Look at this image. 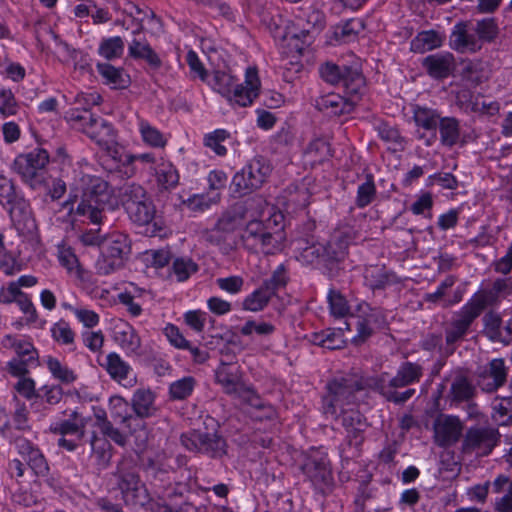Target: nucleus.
Instances as JSON below:
<instances>
[{
	"label": "nucleus",
	"mask_w": 512,
	"mask_h": 512,
	"mask_svg": "<svg viewBox=\"0 0 512 512\" xmlns=\"http://www.w3.org/2000/svg\"><path fill=\"white\" fill-rule=\"evenodd\" d=\"M206 84L224 97L233 108L251 106L259 96L261 89V81L256 67L246 69L245 79L241 83L230 72L215 70Z\"/></svg>",
	"instance_id": "1"
},
{
	"label": "nucleus",
	"mask_w": 512,
	"mask_h": 512,
	"mask_svg": "<svg viewBox=\"0 0 512 512\" xmlns=\"http://www.w3.org/2000/svg\"><path fill=\"white\" fill-rule=\"evenodd\" d=\"M424 375V368L418 362L405 361L397 368L393 377L382 373L375 381V390L388 402L403 405L416 393L410 386L419 383Z\"/></svg>",
	"instance_id": "2"
},
{
	"label": "nucleus",
	"mask_w": 512,
	"mask_h": 512,
	"mask_svg": "<svg viewBox=\"0 0 512 512\" xmlns=\"http://www.w3.org/2000/svg\"><path fill=\"white\" fill-rule=\"evenodd\" d=\"M79 188L82 196L75 210L76 215L86 217L93 224H99L105 209L112 207L113 189L107 181L93 175H83Z\"/></svg>",
	"instance_id": "3"
},
{
	"label": "nucleus",
	"mask_w": 512,
	"mask_h": 512,
	"mask_svg": "<svg viewBox=\"0 0 512 512\" xmlns=\"http://www.w3.org/2000/svg\"><path fill=\"white\" fill-rule=\"evenodd\" d=\"M364 389L362 379L354 374L333 378L327 384V394L322 398V408L326 415L339 417V410L357 402V394Z\"/></svg>",
	"instance_id": "4"
},
{
	"label": "nucleus",
	"mask_w": 512,
	"mask_h": 512,
	"mask_svg": "<svg viewBox=\"0 0 512 512\" xmlns=\"http://www.w3.org/2000/svg\"><path fill=\"white\" fill-rule=\"evenodd\" d=\"M300 469L305 479L316 491L322 494L332 491L334 486L332 466L325 451L316 448L309 449L303 454Z\"/></svg>",
	"instance_id": "5"
},
{
	"label": "nucleus",
	"mask_w": 512,
	"mask_h": 512,
	"mask_svg": "<svg viewBox=\"0 0 512 512\" xmlns=\"http://www.w3.org/2000/svg\"><path fill=\"white\" fill-rule=\"evenodd\" d=\"M1 345L5 349L13 350L16 354L7 363V370L12 376L23 377L29 373L30 367L37 365L38 351L30 339L8 334L2 338Z\"/></svg>",
	"instance_id": "6"
},
{
	"label": "nucleus",
	"mask_w": 512,
	"mask_h": 512,
	"mask_svg": "<svg viewBox=\"0 0 512 512\" xmlns=\"http://www.w3.org/2000/svg\"><path fill=\"white\" fill-rule=\"evenodd\" d=\"M130 248L127 235L121 232H113L103 237L101 255L96 261L98 273L108 275L120 268L130 253Z\"/></svg>",
	"instance_id": "7"
},
{
	"label": "nucleus",
	"mask_w": 512,
	"mask_h": 512,
	"mask_svg": "<svg viewBox=\"0 0 512 512\" xmlns=\"http://www.w3.org/2000/svg\"><path fill=\"white\" fill-rule=\"evenodd\" d=\"M318 72L324 82L341 84L346 95L363 94L365 91V79L358 68L327 61L319 65Z\"/></svg>",
	"instance_id": "8"
},
{
	"label": "nucleus",
	"mask_w": 512,
	"mask_h": 512,
	"mask_svg": "<svg viewBox=\"0 0 512 512\" xmlns=\"http://www.w3.org/2000/svg\"><path fill=\"white\" fill-rule=\"evenodd\" d=\"M481 315L468 301L461 309L453 315L451 320L444 327V353L445 356L452 355L459 344L466 339L471 332V326Z\"/></svg>",
	"instance_id": "9"
},
{
	"label": "nucleus",
	"mask_w": 512,
	"mask_h": 512,
	"mask_svg": "<svg viewBox=\"0 0 512 512\" xmlns=\"http://www.w3.org/2000/svg\"><path fill=\"white\" fill-rule=\"evenodd\" d=\"M351 317L356 319L355 328L357 333L353 337L355 344L364 343L376 330L383 329L387 325L384 310L379 307H372L364 300L356 305Z\"/></svg>",
	"instance_id": "10"
},
{
	"label": "nucleus",
	"mask_w": 512,
	"mask_h": 512,
	"mask_svg": "<svg viewBox=\"0 0 512 512\" xmlns=\"http://www.w3.org/2000/svg\"><path fill=\"white\" fill-rule=\"evenodd\" d=\"M180 440L187 450L213 459H221L227 454V442L225 438L216 432L210 433L193 430L182 434Z\"/></svg>",
	"instance_id": "11"
},
{
	"label": "nucleus",
	"mask_w": 512,
	"mask_h": 512,
	"mask_svg": "<svg viewBox=\"0 0 512 512\" xmlns=\"http://www.w3.org/2000/svg\"><path fill=\"white\" fill-rule=\"evenodd\" d=\"M271 173L267 160L261 156L251 159L232 179L235 192L246 195L259 189Z\"/></svg>",
	"instance_id": "12"
},
{
	"label": "nucleus",
	"mask_w": 512,
	"mask_h": 512,
	"mask_svg": "<svg viewBox=\"0 0 512 512\" xmlns=\"http://www.w3.org/2000/svg\"><path fill=\"white\" fill-rule=\"evenodd\" d=\"M48 162V152L36 148L26 154L18 155L14 160L13 168L25 182L35 187L44 182L45 167Z\"/></svg>",
	"instance_id": "13"
},
{
	"label": "nucleus",
	"mask_w": 512,
	"mask_h": 512,
	"mask_svg": "<svg viewBox=\"0 0 512 512\" xmlns=\"http://www.w3.org/2000/svg\"><path fill=\"white\" fill-rule=\"evenodd\" d=\"M500 433L497 428L491 425H475L467 429L463 441L462 452L475 454L476 456H487L498 445Z\"/></svg>",
	"instance_id": "14"
},
{
	"label": "nucleus",
	"mask_w": 512,
	"mask_h": 512,
	"mask_svg": "<svg viewBox=\"0 0 512 512\" xmlns=\"http://www.w3.org/2000/svg\"><path fill=\"white\" fill-rule=\"evenodd\" d=\"M90 418L84 417L81 413L74 410L67 419L53 423L50 431L53 434L60 435L58 446L73 452L78 448V443L74 440L66 439V435H74L81 440L86 435V426Z\"/></svg>",
	"instance_id": "15"
},
{
	"label": "nucleus",
	"mask_w": 512,
	"mask_h": 512,
	"mask_svg": "<svg viewBox=\"0 0 512 512\" xmlns=\"http://www.w3.org/2000/svg\"><path fill=\"white\" fill-rule=\"evenodd\" d=\"M241 240L246 249L255 253L272 254L276 248L273 234L257 219L247 223Z\"/></svg>",
	"instance_id": "16"
},
{
	"label": "nucleus",
	"mask_w": 512,
	"mask_h": 512,
	"mask_svg": "<svg viewBox=\"0 0 512 512\" xmlns=\"http://www.w3.org/2000/svg\"><path fill=\"white\" fill-rule=\"evenodd\" d=\"M512 291L510 279H496L491 287L477 291L468 302L481 314L488 307L496 305L502 298H505Z\"/></svg>",
	"instance_id": "17"
},
{
	"label": "nucleus",
	"mask_w": 512,
	"mask_h": 512,
	"mask_svg": "<svg viewBox=\"0 0 512 512\" xmlns=\"http://www.w3.org/2000/svg\"><path fill=\"white\" fill-rule=\"evenodd\" d=\"M13 443L18 454L26 461L36 476H48L50 470L48 462L42 451L34 443L24 437H15Z\"/></svg>",
	"instance_id": "18"
},
{
	"label": "nucleus",
	"mask_w": 512,
	"mask_h": 512,
	"mask_svg": "<svg viewBox=\"0 0 512 512\" xmlns=\"http://www.w3.org/2000/svg\"><path fill=\"white\" fill-rule=\"evenodd\" d=\"M508 369L501 358L492 359L478 374L477 384L485 393H493L507 381Z\"/></svg>",
	"instance_id": "19"
},
{
	"label": "nucleus",
	"mask_w": 512,
	"mask_h": 512,
	"mask_svg": "<svg viewBox=\"0 0 512 512\" xmlns=\"http://www.w3.org/2000/svg\"><path fill=\"white\" fill-rule=\"evenodd\" d=\"M450 47L459 53H476L482 49L473 23H457L450 35Z\"/></svg>",
	"instance_id": "20"
},
{
	"label": "nucleus",
	"mask_w": 512,
	"mask_h": 512,
	"mask_svg": "<svg viewBox=\"0 0 512 512\" xmlns=\"http://www.w3.org/2000/svg\"><path fill=\"white\" fill-rule=\"evenodd\" d=\"M350 243L349 235L344 231H335L329 241L323 244L325 251L322 253V267L330 272L344 259L348 254Z\"/></svg>",
	"instance_id": "21"
},
{
	"label": "nucleus",
	"mask_w": 512,
	"mask_h": 512,
	"mask_svg": "<svg viewBox=\"0 0 512 512\" xmlns=\"http://www.w3.org/2000/svg\"><path fill=\"white\" fill-rule=\"evenodd\" d=\"M99 365L120 385L133 387L136 384L137 379L133 375L132 367L118 353L110 352Z\"/></svg>",
	"instance_id": "22"
},
{
	"label": "nucleus",
	"mask_w": 512,
	"mask_h": 512,
	"mask_svg": "<svg viewBox=\"0 0 512 512\" xmlns=\"http://www.w3.org/2000/svg\"><path fill=\"white\" fill-rule=\"evenodd\" d=\"M483 334L492 342L509 345L512 342V317L503 323L501 316L487 312L483 319Z\"/></svg>",
	"instance_id": "23"
},
{
	"label": "nucleus",
	"mask_w": 512,
	"mask_h": 512,
	"mask_svg": "<svg viewBox=\"0 0 512 512\" xmlns=\"http://www.w3.org/2000/svg\"><path fill=\"white\" fill-rule=\"evenodd\" d=\"M128 55L135 60L146 61L154 71H158L163 64L160 56L140 30L133 31V38L128 44Z\"/></svg>",
	"instance_id": "24"
},
{
	"label": "nucleus",
	"mask_w": 512,
	"mask_h": 512,
	"mask_svg": "<svg viewBox=\"0 0 512 512\" xmlns=\"http://www.w3.org/2000/svg\"><path fill=\"white\" fill-rule=\"evenodd\" d=\"M463 432V426L458 417L444 416L435 421L434 438L440 447H448L455 444Z\"/></svg>",
	"instance_id": "25"
},
{
	"label": "nucleus",
	"mask_w": 512,
	"mask_h": 512,
	"mask_svg": "<svg viewBox=\"0 0 512 512\" xmlns=\"http://www.w3.org/2000/svg\"><path fill=\"white\" fill-rule=\"evenodd\" d=\"M109 413L113 421L129 432L135 431L142 423H137L131 404L121 396H112L109 399Z\"/></svg>",
	"instance_id": "26"
},
{
	"label": "nucleus",
	"mask_w": 512,
	"mask_h": 512,
	"mask_svg": "<svg viewBox=\"0 0 512 512\" xmlns=\"http://www.w3.org/2000/svg\"><path fill=\"white\" fill-rule=\"evenodd\" d=\"M113 338L128 356L140 355L141 338L128 322L122 321L115 325Z\"/></svg>",
	"instance_id": "27"
},
{
	"label": "nucleus",
	"mask_w": 512,
	"mask_h": 512,
	"mask_svg": "<svg viewBox=\"0 0 512 512\" xmlns=\"http://www.w3.org/2000/svg\"><path fill=\"white\" fill-rule=\"evenodd\" d=\"M115 475L123 495L126 498L131 496L134 504L143 495V492L147 491L144 485L141 484L139 475L134 469H128L124 464H121L117 467Z\"/></svg>",
	"instance_id": "28"
},
{
	"label": "nucleus",
	"mask_w": 512,
	"mask_h": 512,
	"mask_svg": "<svg viewBox=\"0 0 512 512\" xmlns=\"http://www.w3.org/2000/svg\"><path fill=\"white\" fill-rule=\"evenodd\" d=\"M491 493L495 495L494 509L497 512H512V478L498 475L491 482Z\"/></svg>",
	"instance_id": "29"
},
{
	"label": "nucleus",
	"mask_w": 512,
	"mask_h": 512,
	"mask_svg": "<svg viewBox=\"0 0 512 512\" xmlns=\"http://www.w3.org/2000/svg\"><path fill=\"white\" fill-rule=\"evenodd\" d=\"M362 94L355 95H347V97H342L339 94H328L320 98L317 101V107L320 110H326L332 113L333 115H342L350 113L354 106L360 100Z\"/></svg>",
	"instance_id": "30"
},
{
	"label": "nucleus",
	"mask_w": 512,
	"mask_h": 512,
	"mask_svg": "<svg viewBox=\"0 0 512 512\" xmlns=\"http://www.w3.org/2000/svg\"><path fill=\"white\" fill-rule=\"evenodd\" d=\"M131 408L137 423L156 414L155 395L150 389L139 388L131 398Z\"/></svg>",
	"instance_id": "31"
},
{
	"label": "nucleus",
	"mask_w": 512,
	"mask_h": 512,
	"mask_svg": "<svg viewBox=\"0 0 512 512\" xmlns=\"http://www.w3.org/2000/svg\"><path fill=\"white\" fill-rule=\"evenodd\" d=\"M341 414V423L347 432V436L355 445H359L363 441V432L367 427V423L363 415L358 410H339Z\"/></svg>",
	"instance_id": "32"
},
{
	"label": "nucleus",
	"mask_w": 512,
	"mask_h": 512,
	"mask_svg": "<svg viewBox=\"0 0 512 512\" xmlns=\"http://www.w3.org/2000/svg\"><path fill=\"white\" fill-rule=\"evenodd\" d=\"M423 66L433 78L443 79L449 76L454 67V56L449 52L432 54L424 59Z\"/></svg>",
	"instance_id": "33"
},
{
	"label": "nucleus",
	"mask_w": 512,
	"mask_h": 512,
	"mask_svg": "<svg viewBox=\"0 0 512 512\" xmlns=\"http://www.w3.org/2000/svg\"><path fill=\"white\" fill-rule=\"evenodd\" d=\"M216 382L221 385L224 393L237 397L245 387L240 382L237 370H233L228 364L222 363L215 371Z\"/></svg>",
	"instance_id": "34"
},
{
	"label": "nucleus",
	"mask_w": 512,
	"mask_h": 512,
	"mask_svg": "<svg viewBox=\"0 0 512 512\" xmlns=\"http://www.w3.org/2000/svg\"><path fill=\"white\" fill-rule=\"evenodd\" d=\"M89 126L85 127V134L99 146L109 145L115 140L113 126L105 119L95 116Z\"/></svg>",
	"instance_id": "35"
},
{
	"label": "nucleus",
	"mask_w": 512,
	"mask_h": 512,
	"mask_svg": "<svg viewBox=\"0 0 512 512\" xmlns=\"http://www.w3.org/2000/svg\"><path fill=\"white\" fill-rule=\"evenodd\" d=\"M413 120L417 127L433 132V139L436 138V130L442 117L437 109L422 106L419 104L412 105Z\"/></svg>",
	"instance_id": "36"
},
{
	"label": "nucleus",
	"mask_w": 512,
	"mask_h": 512,
	"mask_svg": "<svg viewBox=\"0 0 512 512\" xmlns=\"http://www.w3.org/2000/svg\"><path fill=\"white\" fill-rule=\"evenodd\" d=\"M108 156L116 163V167L123 175L130 178L136 174V167L133 165V154L126 151L124 147L115 143L103 146Z\"/></svg>",
	"instance_id": "37"
},
{
	"label": "nucleus",
	"mask_w": 512,
	"mask_h": 512,
	"mask_svg": "<svg viewBox=\"0 0 512 512\" xmlns=\"http://www.w3.org/2000/svg\"><path fill=\"white\" fill-rule=\"evenodd\" d=\"M364 281L370 289L381 290L395 282V275L385 266L371 265L364 271Z\"/></svg>",
	"instance_id": "38"
},
{
	"label": "nucleus",
	"mask_w": 512,
	"mask_h": 512,
	"mask_svg": "<svg viewBox=\"0 0 512 512\" xmlns=\"http://www.w3.org/2000/svg\"><path fill=\"white\" fill-rule=\"evenodd\" d=\"M440 135V142L443 146L452 148L461 139L460 121L455 117H441L437 127Z\"/></svg>",
	"instance_id": "39"
},
{
	"label": "nucleus",
	"mask_w": 512,
	"mask_h": 512,
	"mask_svg": "<svg viewBox=\"0 0 512 512\" xmlns=\"http://www.w3.org/2000/svg\"><path fill=\"white\" fill-rule=\"evenodd\" d=\"M57 256L60 264L67 270V273L71 276H75L80 280L85 279L86 271L81 266L78 257L74 250L62 243L57 247Z\"/></svg>",
	"instance_id": "40"
},
{
	"label": "nucleus",
	"mask_w": 512,
	"mask_h": 512,
	"mask_svg": "<svg viewBox=\"0 0 512 512\" xmlns=\"http://www.w3.org/2000/svg\"><path fill=\"white\" fill-rule=\"evenodd\" d=\"M376 131L382 141L388 145V149L394 152H401L406 147V139L400 134L397 127L387 122H379Z\"/></svg>",
	"instance_id": "41"
},
{
	"label": "nucleus",
	"mask_w": 512,
	"mask_h": 512,
	"mask_svg": "<svg viewBox=\"0 0 512 512\" xmlns=\"http://www.w3.org/2000/svg\"><path fill=\"white\" fill-rule=\"evenodd\" d=\"M491 417L499 426L512 424V395L497 396L491 402Z\"/></svg>",
	"instance_id": "42"
},
{
	"label": "nucleus",
	"mask_w": 512,
	"mask_h": 512,
	"mask_svg": "<svg viewBox=\"0 0 512 512\" xmlns=\"http://www.w3.org/2000/svg\"><path fill=\"white\" fill-rule=\"evenodd\" d=\"M155 177L160 188L170 190L175 188L179 183V173L176 167L167 160L161 161L155 167Z\"/></svg>",
	"instance_id": "43"
},
{
	"label": "nucleus",
	"mask_w": 512,
	"mask_h": 512,
	"mask_svg": "<svg viewBox=\"0 0 512 512\" xmlns=\"http://www.w3.org/2000/svg\"><path fill=\"white\" fill-rule=\"evenodd\" d=\"M173 495L169 494L167 499L158 497L157 499L149 497L147 491L143 492V495L137 499L135 504L144 507L150 512H186L182 505H173L167 500H171Z\"/></svg>",
	"instance_id": "44"
},
{
	"label": "nucleus",
	"mask_w": 512,
	"mask_h": 512,
	"mask_svg": "<svg viewBox=\"0 0 512 512\" xmlns=\"http://www.w3.org/2000/svg\"><path fill=\"white\" fill-rule=\"evenodd\" d=\"M490 68L487 62L482 60H470L463 63L462 76L472 84L478 85L490 77Z\"/></svg>",
	"instance_id": "45"
},
{
	"label": "nucleus",
	"mask_w": 512,
	"mask_h": 512,
	"mask_svg": "<svg viewBox=\"0 0 512 512\" xmlns=\"http://www.w3.org/2000/svg\"><path fill=\"white\" fill-rule=\"evenodd\" d=\"M442 42L443 38L438 32L434 30L422 31L411 41L410 48L411 51L422 54L440 47Z\"/></svg>",
	"instance_id": "46"
},
{
	"label": "nucleus",
	"mask_w": 512,
	"mask_h": 512,
	"mask_svg": "<svg viewBox=\"0 0 512 512\" xmlns=\"http://www.w3.org/2000/svg\"><path fill=\"white\" fill-rule=\"evenodd\" d=\"M138 130L145 145L152 148H164L167 145L164 134L147 120L142 118L138 120Z\"/></svg>",
	"instance_id": "47"
},
{
	"label": "nucleus",
	"mask_w": 512,
	"mask_h": 512,
	"mask_svg": "<svg viewBox=\"0 0 512 512\" xmlns=\"http://www.w3.org/2000/svg\"><path fill=\"white\" fill-rule=\"evenodd\" d=\"M130 220L138 225H147L149 224L155 215V207L148 197L146 201H141L140 203L134 205H130V208L126 210Z\"/></svg>",
	"instance_id": "48"
},
{
	"label": "nucleus",
	"mask_w": 512,
	"mask_h": 512,
	"mask_svg": "<svg viewBox=\"0 0 512 512\" xmlns=\"http://www.w3.org/2000/svg\"><path fill=\"white\" fill-rule=\"evenodd\" d=\"M475 394V387L469 378L463 374H457L450 386V395L455 401H468Z\"/></svg>",
	"instance_id": "49"
},
{
	"label": "nucleus",
	"mask_w": 512,
	"mask_h": 512,
	"mask_svg": "<svg viewBox=\"0 0 512 512\" xmlns=\"http://www.w3.org/2000/svg\"><path fill=\"white\" fill-rule=\"evenodd\" d=\"M327 302L330 314L334 318H344L350 313V305L346 297L335 288H330L327 294Z\"/></svg>",
	"instance_id": "50"
},
{
	"label": "nucleus",
	"mask_w": 512,
	"mask_h": 512,
	"mask_svg": "<svg viewBox=\"0 0 512 512\" xmlns=\"http://www.w3.org/2000/svg\"><path fill=\"white\" fill-rule=\"evenodd\" d=\"M45 363L53 378L61 383L71 384L77 379L75 372L56 357L48 356Z\"/></svg>",
	"instance_id": "51"
},
{
	"label": "nucleus",
	"mask_w": 512,
	"mask_h": 512,
	"mask_svg": "<svg viewBox=\"0 0 512 512\" xmlns=\"http://www.w3.org/2000/svg\"><path fill=\"white\" fill-rule=\"evenodd\" d=\"M273 296L262 285L247 295L242 302V309L250 312L262 311Z\"/></svg>",
	"instance_id": "52"
},
{
	"label": "nucleus",
	"mask_w": 512,
	"mask_h": 512,
	"mask_svg": "<svg viewBox=\"0 0 512 512\" xmlns=\"http://www.w3.org/2000/svg\"><path fill=\"white\" fill-rule=\"evenodd\" d=\"M96 69L104 78L105 83L112 85L113 88L123 89L127 86L128 81L125 79L122 69L116 68L109 63H98Z\"/></svg>",
	"instance_id": "53"
},
{
	"label": "nucleus",
	"mask_w": 512,
	"mask_h": 512,
	"mask_svg": "<svg viewBox=\"0 0 512 512\" xmlns=\"http://www.w3.org/2000/svg\"><path fill=\"white\" fill-rule=\"evenodd\" d=\"M0 270L7 276H13L23 270L21 260L5 248L2 233H0Z\"/></svg>",
	"instance_id": "54"
},
{
	"label": "nucleus",
	"mask_w": 512,
	"mask_h": 512,
	"mask_svg": "<svg viewBox=\"0 0 512 512\" xmlns=\"http://www.w3.org/2000/svg\"><path fill=\"white\" fill-rule=\"evenodd\" d=\"M231 134L225 129H216L207 133L203 138L205 147L211 149L218 156H225L227 148L224 143L230 139Z\"/></svg>",
	"instance_id": "55"
},
{
	"label": "nucleus",
	"mask_w": 512,
	"mask_h": 512,
	"mask_svg": "<svg viewBox=\"0 0 512 512\" xmlns=\"http://www.w3.org/2000/svg\"><path fill=\"white\" fill-rule=\"evenodd\" d=\"M124 47V41L119 36L104 38L99 44L98 53L106 60H114L123 55Z\"/></svg>",
	"instance_id": "56"
},
{
	"label": "nucleus",
	"mask_w": 512,
	"mask_h": 512,
	"mask_svg": "<svg viewBox=\"0 0 512 512\" xmlns=\"http://www.w3.org/2000/svg\"><path fill=\"white\" fill-rule=\"evenodd\" d=\"M146 198H148L146 190L136 183L125 185L120 194V200L125 211L129 209L132 204L136 205L141 201H146Z\"/></svg>",
	"instance_id": "57"
},
{
	"label": "nucleus",
	"mask_w": 512,
	"mask_h": 512,
	"mask_svg": "<svg viewBox=\"0 0 512 512\" xmlns=\"http://www.w3.org/2000/svg\"><path fill=\"white\" fill-rule=\"evenodd\" d=\"M376 197V186L372 174L366 176L365 182L360 184L357 189L355 205L362 209L370 205Z\"/></svg>",
	"instance_id": "58"
},
{
	"label": "nucleus",
	"mask_w": 512,
	"mask_h": 512,
	"mask_svg": "<svg viewBox=\"0 0 512 512\" xmlns=\"http://www.w3.org/2000/svg\"><path fill=\"white\" fill-rule=\"evenodd\" d=\"M51 336L60 345L71 346L75 343V332L65 320H59L51 327Z\"/></svg>",
	"instance_id": "59"
},
{
	"label": "nucleus",
	"mask_w": 512,
	"mask_h": 512,
	"mask_svg": "<svg viewBox=\"0 0 512 512\" xmlns=\"http://www.w3.org/2000/svg\"><path fill=\"white\" fill-rule=\"evenodd\" d=\"M196 385V381L191 376L183 377L170 384L169 394L174 400H184L188 398Z\"/></svg>",
	"instance_id": "60"
},
{
	"label": "nucleus",
	"mask_w": 512,
	"mask_h": 512,
	"mask_svg": "<svg viewBox=\"0 0 512 512\" xmlns=\"http://www.w3.org/2000/svg\"><path fill=\"white\" fill-rule=\"evenodd\" d=\"M61 306L63 309L71 311L77 320L86 328H93L99 324L100 317L93 310L84 307H76L67 302H63Z\"/></svg>",
	"instance_id": "61"
},
{
	"label": "nucleus",
	"mask_w": 512,
	"mask_h": 512,
	"mask_svg": "<svg viewBox=\"0 0 512 512\" xmlns=\"http://www.w3.org/2000/svg\"><path fill=\"white\" fill-rule=\"evenodd\" d=\"M323 244L313 243L301 249L297 260L303 265L322 266Z\"/></svg>",
	"instance_id": "62"
},
{
	"label": "nucleus",
	"mask_w": 512,
	"mask_h": 512,
	"mask_svg": "<svg viewBox=\"0 0 512 512\" xmlns=\"http://www.w3.org/2000/svg\"><path fill=\"white\" fill-rule=\"evenodd\" d=\"M96 115L89 111H79V108H71L65 114L66 121L73 127L85 133V127L89 126Z\"/></svg>",
	"instance_id": "63"
},
{
	"label": "nucleus",
	"mask_w": 512,
	"mask_h": 512,
	"mask_svg": "<svg viewBox=\"0 0 512 512\" xmlns=\"http://www.w3.org/2000/svg\"><path fill=\"white\" fill-rule=\"evenodd\" d=\"M173 273L179 282L186 281L198 271V265L190 258H176L172 265Z\"/></svg>",
	"instance_id": "64"
}]
</instances>
